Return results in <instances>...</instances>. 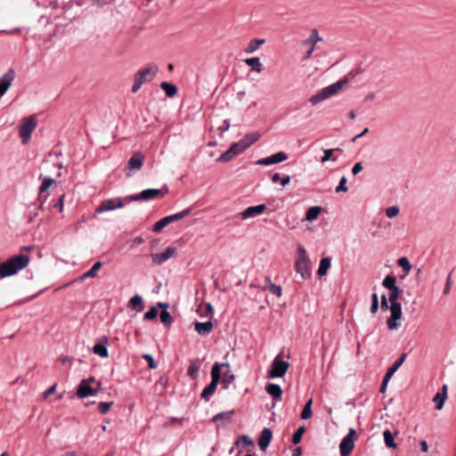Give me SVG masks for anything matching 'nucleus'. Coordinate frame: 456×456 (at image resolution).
<instances>
[{"label":"nucleus","instance_id":"obj_64","mask_svg":"<svg viewBox=\"0 0 456 456\" xmlns=\"http://www.w3.org/2000/svg\"><path fill=\"white\" fill-rule=\"evenodd\" d=\"M292 456H302V451L300 447L296 448L293 451Z\"/></svg>","mask_w":456,"mask_h":456},{"label":"nucleus","instance_id":"obj_45","mask_svg":"<svg viewBox=\"0 0 456 456\" xmlns=\"http://www.w3.org/2000/svg\"><path fill=\"white\" fill-rule=\"evenodd\" d=\"M346 176H342L339 181V184L336 187V192L337 193L346 192L348 191V188L346 185Z\"/></svg>","mask_w":456,"mask_h":456},{"label":"nucleus","instance_id":"obj_3","mask_svg":"<svg viewBox=\"0 0 456 456\" xmlns=\"http://www.w3.org/2000/svg\"><path fill=\"white\" fill-rule=\"evenodd\" d=\"M347 85V79L344 78L341 80L333 83L322 90H320L315 94L312 95L309 98V102L315 106L321 103L322 102L338 94L340 91L344 89V87Z\"/></svg>","mask_w":456,"mask_h":456},{"label":"nucleus","instance_id":"obj_1","mask_svg":"<svg viewBox=\"0 0 456 456\" xmlns=\"http://www.w3.org/2000/svg\"><path fill=\"white\" fill-rule=\"evenodd\" d=\"M382 286L389 290V297L388 300L390 301V313L391 315L389 319L387 320V328L390 330H397L400 325V320L402 317V306L401 304L398 302V298L400 296V289L396 286V279L395 276L392 275H387L383 281Z\"/></svg>","mask_w":456,"mask_h":456},{"label":"nucleus","instance_id":"obj_61","mask_svg":"<svg viewBox=\"0 0 456 456\" xmlns=\"http://www.w3.org/2000/svg\"><path fill=\"white\" fill-rule=\"evenodd\" d=\"M369 132V128H365L361 134L355 135L353 139H352V142H355L357 139L361 138L362 135H364L365 134H367Z\"/></svg>","mask_w":456,"mask_h":456},{"label":"nucleus","instance_id":"obj_55","mask_svg":"<svg viewBox=\"0 0 456 456\" xmlns=\"http://www.w3.org/2000/svg\"><path fill=\"white\" fill-rule=\"evenodd\" d=\"M57 385L54 384L50 387L47 390H45L43 394L44 398H47L50 395L53 394L56 391Z\"/></svg>","mask_w":456,"mask_h":456},{"label":"nucleus","instance_id":"obj_9","mask_svg":"<svg viewBox=\"0 0 456 456\" xmlns=\"http://www.w3.org/2000/svg\"><path fill=\"white\" fill-rule=\"evenodd\" d=\"M37 120L31 116L22 120L21 124L19 126V134L21 138V142L23 144L28 142L31 138L32 132L36 129Z\"/></svg>","mask_w":456,"mask_h":456},{"label":"nucleus","instance_id":"obj_5","mask_svg":"<svg viewBox=\"0 0 456 456\" xmlns=\"http://www.w3.org/2000/svg\"><path fill=\"white\" fill-rule=\"evenodd\" d=\"M158 71L159 67L156 64H150L141 69L134 74L132 92L136 93L143 84L151 82L155 77Z\"/></svg>","mask_w":456,"mask_h":456},{"label":"nucleus","instance_id":"obj_26","mask_svg":"<svg viewBox=\"0 0 456 456\" xmlns=\"http://www.w3.org/2000/svg\"><path fill=\"white\" fill-rule=\"evenodd\" d=\"M102 266V262H100V261L95 262L89 271L86 272L85 273H83L80 276L79 281H84L87 278L95 277L97 274V272L101 269Z\"/></svg>","mask_w":456,"mask_h":456},{"label":"nucleus","instance_id":"obj_35","mask_svg":"<svg viewBox=\"0 0 456 456\" xmlns=\"http://www.w3.org/2000/svg\"><path fill=\"white\" fill-rule=\"evenodd\" d=\"M93 352L102 358H107L109 355L106 345L101 343L94 346Z\"/></svg>","mask_w":456,"mask_h":456},{"label":"nucleus","instance_id":"obj_43","mask_svg":"<svg viewBox=\"0 0 456 456\" xmlns=\"http://www.w3.org/2000/svg\"><path fill=\"white\" fill-rule=\"evenodd\" d=\"M305 432V427H300L297 428V430L294 433L293 437H292V442L294 444H297L300 443V441L302 439V436L304 435Z\"/></svg>","mask_w":456,"mask_h":456},{"label":"nucleus","instance_id":"obj_25","mask_svg":"<svg viewBox=\"0 0 456 456\" xmlns=\"http://www.w3.org/2000/svg\"><path fill=\"white\" fill-rule=\"evenodd\" d=\"M446 391H447V386L444 385L443 386V393L442 394L436 393L433 398V401L436 403V408L437 410H441L444 404V402L447 397Z\"/></svg>","mask_w":456,"mask_h":456},{"label":"nucleus","instance_id":"obj_54","mask_svg":"<svg viewBox=\"0 0 456 456\" xmlns=\"http://www.w3.org/2000/svg\"><path fill=\"white\" fill-rule=\"evenodd\" d=\"M362 170V165L361 162H357L354 165L352 168V173L354 175H358Z\"/></svg>","mask_w":456,"mask_h":456},{"label":"nucleus","instance_id":"obj_48","mask_svg":"<svg viewBox=\"0 0 456 456\" xmlns=\"http://www.w3.org/2000/svg\"><path fill=\"white\" fill-rule=\"evenodd\" d=\"M400 212V209L396 206L389 207L386 209V215L388 218H393L396 216Z\"/></svg>","mask_w":456,"mask_h":456},{"label":"nucleus","instance_id":"obj_22","mask_svg":"<svg viewBox=\"0 0 456 456\" xmlns=\"http://www.w3.org/2000/svg\"><path fill=\"white\" fill-rule=\"evenodd\" d=\"M272 437L273 432L270 428H265L261 431L258 445L262 451H265V449L268 447Z\"/></svg>","mask_w":456,"mask_h":456},{"label":"nucleus","instance_id":"obj_44","mask_svg":"<svg viewBox=\"0 0 456 456\" xmlns=\"http://www.w3.org/2000/svg\"><path fill=\"white\" fill-rule=\"evenodd\" d=\"M54 183V180L51 177H44L42 184L40 185V192H44Z\"/></svg>","mask_w":456,"mask_h":456},{"label":"nucleus","instance_id":"obj_13","mask_svg":"<svg viewBox=\"0 0 456 456\" xmlns=\"http://www.w3.org/2000/svg\"><path fill=\"white\" fill-rule=\"evenodd\" d=\"M322 40V38L320 37L318 30L316 28L312 29L309 37L302 42V45L307 47L304 60H308L312 56L315 50L316 44Z\"/></svg>","mask_w":456,"mask_h":456},{"label":"nucleus","instance_id":"obj_32","mask_svg":"<svg viewBox=\"0 0 456 456\" xmlns=\"http://www.w3.org/2000/svg\"><path fill=\"white\" fill-rule=\"evenodd\" d=\"M233 414V411H224V412H220L216 415H215L213 417V421L214 422H219L220 420H223L224 421V424H227V423H230L231 420H232V416Z\"/></svg>","mask_w":456,"mask_h":456},{"label":"nucleus","instance_id":"obj_24","mask_svg":"<svg viewBox=\"0 0 456 456\" xmlns=\"http://www.w3.org/2000/svg\"><path fill=\"white\" fill-rule=\"evenodd\" d=\"M195 330L200 335L209 334L213 330V323L210 321H208L205 322H196L195 323Z\"/></svg>","mask_w":456,"mask_h":456},{"label":"nucleus","instance_id":"obj_62","mask_svg":"<svg viewBox=\"0 0 456 456\" xmlns=\"http://www.w3.org/2000/svg\"><path fill=\"white\" fill-rule=\"evenodd\" d=\"M420 447H421V451L424 452H427L428 451V443L426 441H421L420 442Z\"/></svg>","mask_w":456,"mask_h":456},{"label":"nucleus","instance_id":"obj_42","mask_svg":"<svg viewBox=\"0 0 456 456\" xmlns=\"http://www.w3.org/2000/svg\"><path fill=\"white\" fill-rule=\"evenodd\" d=\"M234 157L235 155L232 153V151L230 149H228L226 151L221 154L216 160L219 162H228Z\"/></svg>","mask_w":456,"mask_h":456},{"label":"nucleus","instance_id":"obj_36","mask_svg":"<svg viewBox=\"0 0 456 456\" xmlns=\"http://www.w3.org/2000/svg\"><path fill=\"white\" fill-rule=\"evenodd\" d=\"M397 264L404 271L405 273L403 276V278H404L406 275H408V273L411 270L412 266H411L409 259L405 256L400 257L397 261Z\"/></svg>","mask_w":456,"mask_h":456},{"label":"nucleus","instance_id":"obj_16","mask_svg":"<svg viewBox=\"0 0 456 456\" xmlns=\"http://www.w3.org/2000/svg\"><path fill=\"white\" fill-rule=\"evenodd\" d=\"M287 159H288V155L283 151H279L272 156L258 159L256 161V165L270 166V165L283 162Z\"/></svg>","mask_w":456,"mask_h":456},{"label":"nucleus","instance_id":"obj_53","mask_svg":"<svg viewBox=\"0 0 456 456\" xmlns=\"http://www.w3.org/2000/svg\"><path fill=\"white\" fill-rule=\"evenodd\" d=\"M143 358L148 362L149 367L151 369H156L157 368V363H156L155 360L153 359V357L151 354H144Z\"/></svg>","mask_w":456,"mask_h":456},{"label":"nucleus","instance_id":"obj_30","mask_svg":"<svg viewBox=\"0 0 456 456\" xmlns=\"http://www.w3.org/2000/svg\"><path fill=\"white\" fill-rule=\"evenodd\" d=\"M322 212V208L319 206H314L308 208L305 214V219L308 222L316 220Z\"/></svg>","mask_w":456,"mask_h":456},{"label":"nucleus","instance_id":"obj_19","mask_svg":"<svg viewBox=\"0 0 456 456\" xmlns=\"http://www.w3.org/2000/svg\"><path fill=\"white\" fill-rule=\"evenodd\" d=\"M266 206L265 204H260L256 206H251L247 208L245 210L240 213V216L242 220H247L250 218H254L257 216H260L265 210Z\"/></svg>","mask_w":456,"mask_h":456},{"label":"nucleus","instance_id":"obj_14","mask_svg":"<svg viewBox=\"0 0 456 456\" xmlns=\"http://www.w3.org/2000/svg\"><path fill=\"white\" fill-rule=\"evenodd\" d=\"M124 206V200L121 198H113L103 200L96 208V213L102 214L107 211H111L117 208H121Z\"/></svg>","mask_w":456,"mask_h":456},{"label":"nucleus","instance_id":"obj_11","mask_svg":"<svg viewBox=\"0 0 456 456\" xmlns=\"http://www.w3.org/2000/svg\"><path fill=\"white\" fill-rule=\"evenodd\" d=\"M356 431L354 428H350L348 434L342 439L339 444V451L341 456H349L354 448V437Z\"/></svg>","mask_w":456,"mask_h":456},{"label":"nucleus","instance_id":"obj_10","mask_svg":"<svg viewBox=\"0 0 456 456\" xmlns=\"http://www.w3.org/2000/svg\"><path fill=\"white\" fill-rule=\"evenodd\" d=\"M259 136L257 134H247L244 138L240 140L239 142H233L229 148L232 153L237 156L242 153L247 148L252 145L255 142L258 140Z\"/></svg>","mask_w":456,"mask_h":456},{"label":"nucleus","instance_id":"obj_33","mask_svg":"<svg viewBox=\"0 0 456 456\" xmlns=\"http://www.w3.org/2000/svg\"><path fill=\"white\" fill-rule=\"evenodd\" d=\"M160 87L165 91L167 96L169 98L174 97L177 93L176 86L168 82H162L160 84Z\"/></svg>","mask_w":456,"mask_h":456},{"label":"nucleus","instance_id":"obj_59","mask_svg":"<svg viewBox=\"0 0 456 456\" xmlns=\"http://www.w3.org/2000/svg\"><path fill=\"white\" fill-rule=\"evenodd\" d=\"M389 380L390 379H386V377H384L383 381H382V385H381V387H380V392L381 393H385L386 392L387 386V383L389 382Z\"/></svg>","mask_w":456,"mask_h":456},{"label":"nucleus","instance_id":"obj_51","mask_svg":"<svg viewBox=\"0 0 456 456\" xmlns=\"http://www.w3.org/2000/svg\"><path fill=\"white\" fill-rule=\"evenodd\" d=\"M113 404V402H102L99 403V411L102 414H106L111 405Z\"/></svg>","mask_w":456,"mask_h":456},{"label":"nucleus","instance_id":"obj_17","mask_svg":"<svg viewBox=\"0 0 456 456\" xmlns=\"http://www.w3.org/2000/svg\"><path fill=\"white\" fill-rule=\"evenodd\" d=\"M98 394V389L91 387L89 379H83L77 387V395L79 398H86L87 396H95Z\"/></svg>","mask_w":456,"mask_h":456},{"label":"nucleus","instance_id":"obj_20","mask_svg":"<svg viewBox=\"0 0 456 456\" xmlns=\"http://www.w3.org/2000/svg\"><path fill=\"white\" fill-rule=\"evenodd\" d=\"M15 77V71L10 69L5 74L0 77V97L3 96L10 88Z\"/></svg>","mask_w":456,"mask_h":456},{"label":"nucleus","instance_id":"obj_2","mask_svg":"<svg viewBox=\"0 0 456 456\" xmlns=\"http://www.w3.org/2000/svg\"><path fill=\"white\" fill-rule=\"evenodd\" d=\"M30 258L27 255H17L0 265V277L5 278L16 274L29 264Z\"/></svg>","mask_w":456,"mask_h":456},{"label":"nucleus","instance_id":"obj_57","mask_svg":"<svg viewBox=\"0 0 456 456\" xmlns=\"http://www.w3.org/2000/svg\"><path fill=\"white\" fill-rule=\"evenodd\" d=\"M240 439L244 445H252L253 444L252 439L248 436H242Z\"/></svg>","mask_w":456,"mask_h":456},{"label":"nucleus","instance_id":"obj_39","mask_svg":"<svg viewBox=\"0 0 456 456\" xmlns=\"http://www.w3.org/2000/svg\"><path fill=\"white\" fill-rule=\"evenodd\" d=\"M129 305L133 307V308H136V307H139L138 309V312H141L142 310V298L141 296L139 295H135L134 297H132L129 300Z\"/></svg>","mask_w":456,"mask_h":456},{"label":"nucleus","instance_id":"obj_34","mask_svg":"<svg viewBox=\"0 0 456 456\" xmlns=\"http://www.w3.org/2000/svg\"><path fill=\"white\" fill-rule=\"evenodd\" d=\"M383 436H384V442H385V444L388 447V448H391V449H395L397 447V444L395 442L394 440V437H393V435L391 433V431L389 429H386L384 432H383Z\"/></svg>","mask_w":456,"mask_h":456},{"label":"nucleus","instance_id":"obj_6","mask_svg":"<svg viewBox=\"0 0 456 456\" xmlns=\"http://www.w3.org/2000/svg\"><path fill=\"white\" fill-rule=\"evenodd\" d=\"M221 380V365L215 362L211 369V382L203 389L201 398L208 401L216 390L217 385Z\"/></svg>","mask_w":456,"mask_h":456},{"label":"nucleus","instance_id":"obj_12","mask_svg":"<svg viewBox=\"0 0 456 456\" xmlns=\"http://www.w3.org/2000/svg\"><path fill=\"white\" fill-rule=\"evenodd\" d=\"M177 256V248L175 247H168L163 253H151L153 265H161L170 258Z\"/></svg>","mask_w":456,"mask_h":456},{"label":"nucleus","instance_id":"obj_49","mask_svg":"<svg viewBox=\"0 0 456 456\" xmlns=\"http://www.w3.org/2000/svg\"><path fill=\"white\" fill-rule=\"evenodd\" d=\"M452 273H450L447 276V279H446V281H445V285H444V290H443V294L444 296H447L450 294L451 292V289H452Z\"/></svg>","mask_w":456,"mask_h":456},{"label":"nucleus","instance_id":"obj_18","mask_svg":"<svg viewBox=\"0 0 456 456\" xmlns=\"http://www.w3.org/2000/svg\"><path fill=\"white\" fill-rule=\"evenodd\" d=\"M144 156L141 152H135L128 160L126 175L130 176L131 171L140 170L142 167Z\"/></svg>","mask_w":456,"mask_h":456},{"label":"nucleus","instance_id":"obj_38","mask_svg":"<svg viewBox=\"0 0 456 456\" xmlns=\"http://www.w3.org/2000/svg\"><path fill=\"white\" fill-rule=\"evenodd\" d=\"M312 403L313 399H309L307 403L305 404L303 411L301 412V419H308L312 417Z\"/></svg>","mask_w":456,"mask_h":456},{"label":"nucleus","instance_id":"obj_50","mask_svg":"<svg viewBox=\"0 0 456 456\" xmlns=\"http://www.w3.org/2000/svg\"><path fill=\"white\" fill-rule=\"evenodd\" d=\"M158 315V309L156 306H151V309L145 313L144 319L146 320H153Z\"/></svg>","mask_w":456,"mask_h":456},{"label":"nucleus","instance_id":"obj_21","mask_svg":"<svg viewBox=\"0 0 456 456\" xmlns=\"http://www.w3.org/2000/svg\"><path fill=\"white\" fill-rule=\"evenodd\" d=\"M220 365H221V368L225 369L224 370V372L221 373L223 378L221 379L220 382L223 384L224 388L226 389L228 387V386L234 381L235 376L232 373L230 364L228 362L220 363Z\"/></svg>","mask_w":456,"mask_h":456},{"label":"nucleus","instance_id":"obj_15","mask_svg":"<svg viewBox=\"0 0 456 456\" xmlns=\"http://www.w3.org/2000/svg\"><path fill=\"white\" fill-rule=\"evenodd\" d=\"M160 194L159 189H147L141 191L139 194L132 195L126 198V201L130 202L134 200H149L157 198Z\"/></svg>","mask_w":456,"mask_h":456},{"label":"nucleus","instance_id":"obj_23","mask_svg":"<svg viewBox=\"0 0 456 456\" xmlns=\"http://www.w3.org/2000/svg\"><path fill=\"white\" fill-rule=\"evenodd\" d=\"M265 391L269 395H271L275 401H281L282 395L281 387L273 383L267 384L265 387Z\"/></svg>","mask_w":456,"mask_h":456},{"label":"nucleus","instance_id":"obj_31","mask_svg":"<svg viewBox=\"0 0 456 456\" xmlns=\"http://www.w3.org/2000/svg\"><path fill=\"white\" fill-rule=\"evenodd\" d=\"M330 267V258H329V257L322 258L320 261L318 270H317V274L319 276H324L327 273Z\"/></svg>","mask_w":456,"mask_h":456},{"label":"nucleus","instance_id":"obj_60","mask_svg":"<svg viewBox=\"0 0 456 456\" xmlns=\"http://www.w3.org/2000/svg\"><path fill=\"white\" fill-rule=\"evenodd\" d=\"M61 361L63 364H70L72 362V359L69 356L62 355L61 357Z\"/></svg>","mask_w":456,"mask_h":456},{"label":"nucleus","instance_id":"obj_28","mask_svg":"<svg viewBox=\"0 0 456 456\" xmlns=\"http://www.w3.org/2000/svg\"><path fill=\"white\" fill-rule=\"evenodd\" d=\"M244 62L248 66L251 67L252 70H254V71H256L257 73H260L263 70L262 63H261L260 59L258 57H252V58L245 59Z\"/></svg>","mask_w":456,"mask_h":456},{"label":"nucleus","instance_id":"obj_46","mask_svg":"<svg viewBox=\"0 0 456 456\" xmlns=\"http://www.w3.org/2000/svg\"><path fill=\"white\" fill-rule=\"evenodd\" d=\"M379 309V297L377 293H373L371 295V305H370V313L376 314Z\"/></svg>","mask_w":456,"mask_h":456},{"label":"nucleus","instance_id":"obj_58","mask_svg":"<svg viewBox=\"0 0 456 456\" xmlns=\"http://www.w3.org/2000/svg\"><path fill=\"white\" fill-rule=\"evenodd\" d=\"M290 182V176L289 175H285L283 176L282 178H281V183L282 186H286Z\"/></svg>","mask_w":456,"mask_h":456},{"label":"nucleus","instance_id":"obj_41","mask_svg":"<svg viewBox=\"0 0 456 456\" xmlns=\"http://www.w3.org/2000/svg\"><path fill=\"white\" fill-rule=\"evenodd\" d=\"M159 317H160L161 322L166 326H169L173 322V318H172L170 313L166 310H164L160 313Z\"/></svg>","mask_w":456,"mask_h":456},{"label":"nucleus","instance_id":"obj_37","mask_svg":"<svg viewBox=\"0 0 456 456\" xmlns=\"http://www.w3.org/2000/svg\"><path fill=\"white\" fill-rule=\"evenodd\" d=\"M265 289L267 290H269L270 293L273 294V295H276L277 297H281V287L279 286V285H275L273 284L270 279L267 280V282H266V285H265Z\"/></svg>","mask_w":456,"mask_h":456},{"label":"nucleus","instance_id":"obj_52","mask_svg":"<svg viewBox=\"0 0 456 456\" xmlns=\"http://www.w3.org/2000/svg\"><path fill=\"white\" fill-rule=\"evenodd\" d=\"M65 195H61L59 200L54 203L53 208H58L60 212H62L64 207Z\"/></svg>","mask_w":456,"mask_h":456},{"label":"nucleus","instance_id":"obj_29","mask_svg":"<svg viewBox=\"0 0 456 456\" xmlns=\"http://www.w3.org/2000/svg\"><path fill=\"white\" fill-rule=\"evenodd\" d=\"M406 357V354H403L397 361L394 362V364L388 369L385 377L386 379H390L395 372L398 370V368L403 364Z\"/></svg>","mask_w":456,"mask_h":456},{"label":"nucleus","instance_id":"obj_27","mask_svg":"<svg viewBox=\"0 0 456 456\" xmlns=\"http://www.w3.org/2000/svg\"><path fill=\"white\" fill-rule=\"evenodd\" d=\"M265 39L255 38L249 41L247 47L245 48L246 53H255L261 45L265 44Z\"/></svg>","mask_w":456,"mask_h":456},{"label":"nucleus","instance_id":"obj_47","mask_svg":"<svg viewBox=\"0 0 456 456\" xmlns=\"http://www.w3.org/2000/svg\"><path fill=\"white\" fill-rule=\"evenodd\" d=\"M334 151H335L334 149L325 150L324 156L321 159V162L325 163V162L329 161L330 159H332L333 161H337V158L332 157Z\"/></svg>","mask_w":456,"mask_h":456},{"label":"nucleus","instance_id":"obj_56","mask_svg":"<svg viewBox=\"0 0 456 456\" xmlns=\"http://www.w3.org/2000/svg\"><path fill=\"white\" fill-rule=\"evenodd\" d=\"M388 299L387 298V297L385 295H383L381 297V308L383 310H387L389 309L390 306H388Z\"/></svg>","mask_w":456,"mask_h":456},{"label":"nucleus","instance_id":"obj_4","mask_svg":"<svg viewBox=\"0 0 456 456\" xmlns=\"http://www.w3.org/2000/svg\"><path fill=\"white\" fill-rule=\"evenodd\" d=\"M294 268L303 280H308L311 278V261L307 256L305 248L302 245L297 246Z\"/></svg>","mask_w":456,"mask_h":456},{"label":"nucleus","instance_id":"obj_40","mask_svg":"<svg viewBox=\"0 0 456 456\" xmlns=\"http://www.w3.org/2000/svg\"><path fill=\"white\" fill-rule=\"evenodd\" d=\"M200 370V364L199 362L193 361L190 363V366L188 368V374L191 378H195L198 375Z\"/></svg>","mask_w":456,"mask_h":456},{"label":"nucleus","instance_id":"obj_63","mask_svg":"<svg viewBox=\"0 0 456 456\" xmlns=\"http://www.w3.org/2000/svg\"><path fill=\"white\" fill-rule=\"evenodd\" d=\"M279 181H281L280 174H278V173L273 174V175H272V182H273V183H278Z\"/></svg>","mask_w":456,"mask_h":456},{"label":"nucleus","instance_id":"obj_7","mask_svg":"<svg viewBox=\"0 0 456 456\" xmlns=\"http://www.w3.org/2000/svg\"><path fill=\"white\" fill-rule=\"evenodd\" d=\"M289 368V362L281 358V355H277L271 363V366L267 371V377L269 379L282 378Z\"/></svg>","mask_w":456,"mask_h":456},{"label":"nucleus","instance_id":"obj_8","mask_svg":"<svg viewBox=\"0 0 456 456\" xmlns=\"http://www.w3.org/2000/svg\"><path fill=\"white\" fill-rule=\"evenodd\" d=\"M191 213V208H185L181 212L175 213L174 215H170L165 216L156 222L152 227V231L156 233L160 232L166 226L170 224L171 223L177 222L185 216H187Z\"/></svg>","mask_w":456,"mask_h":456}]
</instances>
